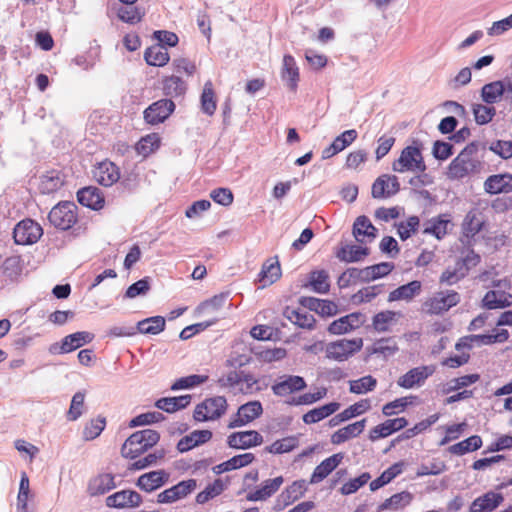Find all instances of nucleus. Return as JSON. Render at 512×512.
I'll return each mask as SVG.
<instances>
[{
  "label": "nucleus",
  "instance_id": "19",
  "mask_svg": "<svg viewBox=\"0 0 512 512\" xmlns=\"http://www.w3.org/2000/svg\"><path fill=\"white\" fill-rule=\"evenodd\" d=\"M169 480V473L165 470H156L141 475L136 485L145 492H152L166 484Z\"/></svg>",
  "mask_w": 512,
  "mask_h": 512
},
{
  "label": "nucleus",
  "instance_id": "15",
  "mask_svg": "<svg viewBox=\"0 0 512 512\" xmlns=\"http://www.w3.org/2000/svg\"><path fill=\"white\" fill-rule=\"evenodd\" d=\"M280 379L279 382L272 385V391L276 396L284 397L301 391L307 386L304 378L298 375H285Z\"/></svg>",
  "mask_w": 512,
  "mask_h": 512
},
{
  "label": "nucleus",
  "instance_id": "36",
  "mask_svg": "<svg viewBox=\"0 0 512 512\" xmlns=\"http://www.w3.org/2000/svg\"><path fill=\"white\" fill-rule=\"evenodd\" d=\"M144 59L150 66H164L170 58L167 49L161 44H156L146 49Z\"/></svg>",
  "mask_w": 512,
  "mask_h": 512
},
{
  "label": "nucleus",
  "instance_id": "11",
  "mask_svg": "<svg viewBox=\"0 0 512 512\" xmlns=\"http://www.w3.org/2000/svg\"><path fill=\"white\" fill-rule=\"evenodd\" d=\"M197 487L195 479L183 480L176 485L164 490L157 496L158 503H173L187 497Z\"/></svg>",
  "mask_w": 512,
  "mask_h": 512
},
{
  "label": "nucleus",
  "instance_id": "1",
  "mask_svg": "<svg viewBox=\"0 0 512 512\" xmlns=\"http://www.w3.org/2000/svg\"><path fill=\"white\" fill-rule=\"evenodd\" d=\"M478 142L469 143L448 166L447 176L452 180L480 172L482 162L478 157Z\"/></svg>",
  "mask_w": 512,
  "mask_h": 512
},
{
  "label": "nucleus",
  "instance_id": "30",
  "mask_svg": "<svg viewBox=\"0 0 512 512\" xmlns=\"http://www.w3.org/2000/svg\"><path fill=\"white\" fill-rule=\"evenodd\" d=\"M366 419H362L360 421H356L352 424H349L339 430H337L331 436V442L333 444L339 445L349 440L350 438H354L361 434L365 428Z\"/></svg>",
  "mask_w": 512,
  "mask_h": 512
},
{
  "label": "nucleus",
  "instance_id": "56",
  "mask_svg": "<svg viewBox=\"0 0 512 512\" xmlns=\"http://www.w3.org/2000/svg\"><path fill=\"white\" fill-rule=\"evenodd\" d=\"M411 499L412 496L409 492L394 494L379 506V510L398 509L402 505L409 504Z\"/></svg>",
  "mask_w": 512,
  "mask_h": 512
},
{
  "label": "nucleus",
  "instance_id": "16",
  "mask_svg": "<svg viewBox=\"0 0 512 512\" xmlns=\"http://www.w3.org/2000/svg\"><path fill=\"white\" fill-rule=\"evenodd\" d=\"M484 190L490 195L511 193L512 192V174L501 173L490 175L484 181Z\"/></svg>",
  "mask_w": 512,
  "mask_h": 512
},
{
  "label": "nucleus",
  "instance_id": "49",
  "mask_svg": "<svg viewBox=\"0 0 512 512\" xmlns=\"http://www.w3.org/2000/svg\"><path fill=\"white\" fill-rule=\"evenodd\" d=\"M207 380V375L192 374L186 377H181L171 385V390L178 391L182 389H191L205 383Z\"/></svg>",
  "mask_w": 512,
  "mask_h": 512
},
{
  "label": "nucleus",
  "instance_id": "55",
  "mask_svg": "<svg viewBox=\"0 0 512 512\" xmlns=\"http://www.w3.org/2000/svg\"><path fill=\"white\" fill-rule=\"evenodd\" d=\"M261 280L266 284H272L276 280H278L281 276V268L278 261L271 262L269 264L265 263L262 267V270L259 274Z\"/></svg>",
  "mask_w": 512,
  "mask_h": 512
},
{
  "label": "nucleus",
  "instance_id": "59",
  "mask_svg": "<svg viewBox=\"0 0 512 512\" xmlns=\"http://www.w3.org/2000/svg\"><path fill=\"white\" fill-rule=\"evenodd\" d=\"M412 399H416V397L415 396L401 397L392 402H389L383 406L382 413L385 416H392L398 412H402L405 410V408L408 405L412 404V401H409Z\"/></svg>",
  "mask_w": 512,
  "mask_h": 512
},
{
  "label": "nucleus",
  "instance_id": "33",
  "mask_svg": "<svg viewBox=\"0 0 512 512\" xmlns=\"http://www.w3.org/2000/svg\"><path fill=\"white\" fill-rule=\"evenodd\" d=\"M191 402L190 395H181L178 397H163L155 402V406L167 413H174L186 408Z\"/></svg>",
  "mask_w": 512,
  "mask_h": 512
},
{
  "label": "nucleus",
  "instance_id": "44",
  "mask_svg": "<svg viewBox=\"0 0 512 512\" xmlns=\"http://www.w3.org/2000/svg\"><path fill=\"white\" fill-rule=\"evenodd\" d=\"M402 472V464L395 463L386 469L379 477L374 479L370 483V490L376 491L384 485L390 483L395 477H397Z\"/></svg>",
  "mask_w": 512,
  "mask_h": 512
},
{
  "label": "nucleus",
  "instance_id": "17",
  "mask_svg": "<svg viewBox=\"0 0 512 512\" xmlns=\"http://www.w3.org/2000/svg\"><path fill=\"white\" fill-rule=\"evenodd\" d=\"M94 178L105 187H110L120 179L119 168L111 161H103L95 168Z\"/></svg>",
  "mask_w": 512,
  "mask_h": 512
},
{
  "label": "nucleus",
  "instance_id": "3",
  "mask_svg": "<svg viewBox=\"0 0 512 512\" xmlns=\"http://www.w3.org/2000/svg\"><path fill=\"white\" fill-rule=\"evenodd\" d=\"M392 169L398 173L419 172L423 173L427 167L421 152L420 145H409L405 147L392 164Z\"/></svg>",
  "mask_w": 512,
  "mask_h": 512
},
{
  "label": "nucleus",
  "instance_id": "26",
  "mask_svg": "<svg viewBox=\"0 0 512 512\" xmlns=\"http://www.w3.org/2000/svg\"><path fill=\"white\" fill-rule=\"evenodd\" d=\"M211 438L212 432L210 430H195L179 440L177 450L180 453L187 452L196 446L208 442Z\"/></svg>",
  "mask_w": 512,
  "mask_h": 512
},
{
  "label": "nucleus",
  "instance_id": "57",
  "mask_svg": "<svg viewBox=\"0 0 512 512\" xmlns=\"http://www.w3.org/2000/svg\"><path fill=\"white\" fill-rule=\"evenodd\" d=\"M297 446V439L294 437H287L277 440L270 446L266 447V451L272 454H283L292 451Z\"/></svg>",
  "mask_w": 512,
  "mask_h": 512
},
{
  "label": "nucleus",
  "instance_id": "27",
  "mask_svg": "<svg viewBox=\"0 0 512 512\" xmlns=\"http://www.w3.org/2000/svg\"><path fill=\"white\" fill-rule=\"evenodd\" d=\"M283 482L284 478L282 476L267 479L261 484L260 488L254 492H250L247 495V499L249 501H265L278 491Z\"/></svg>",
  "mask_w": 512,
  "mask_h": 512
},
{
  "label": "nucleus",
  "instance_id": "45",
  "mask_svg": "<svg viewBox=\"0 0 512 512\" xmlns=\"http://www.w3.org/2000/svg\"><path fill=\"white\" fill-rule=\"evenodd\" d=\"M200 100L202 111L209 116L213 115L216 110V100L211 81H207L204 84Z\"/></svg>",
  "mask_w": 512,
  "mask_h": 512
},
{
  "label": "nucleus",
  "instance_id": "20",
  "mask_svg": "<svg viewBox=\"0 0 512 512\" xmlns=\"http://www.w3.org/2000/svg\"><path fill=\"white\" fill-rule=\"evenodd\" d=\"M407 425L408 421L404 417L386 420L370 430L369 439L376 441L380 438L388 437L392 433L405 428Z\"/></svg>",
  "mask_w": 512,
  "mask_h": 512
},
{
  "label": "nucleus",
  "instance_id": "12",
  "mask_svg": "<svg viewBox=\"0 0 512 512\" xmlns=\"http://www.w3.org/2000/svg\"><path fill=\"white\" fill-rule=\"evenodd\" d=\"M142 503V496L130 489L121 490L106 498V505L111 508H136Z\"/></svg>",
  "mask_w": 512,
  "mask_h": 512
},
{
  "label": "nucleus",
  "instance_id": "9",
  "mask_svg": "<svg viewBox=\"0 0 512 512\" xmlns=\"http://www.w3.org/2000/svg\"><path fill=\"white\" fill-rule=\"evenodd\" d=\"M435 370V366L433 365H423L412 368L398 378L397 384L404 389L420 387L435 373Z\"/></svg>",
  "mask_w": 512,
  "mask_h": 512
},
{
  "label": "nucleus",
  "instance_id": "47",
  "mask_svg": "<svg viewBox=\"0 0 512 512\" xmlns=\"http://www.w3.org/2000/svg\"><path fill=\"white\" fill-rule=\"evenodd\" d=\"M106 427V418L99 415L95 419H91L83 429V438L87 441L94 440Z\"/></svg>",
  "mask_w": 512,
  "mask_h": 512
},
{
  "label": "nucleus",
  "instance_id": "2",
  "mask_svg": "<svg viewBox=\"0 0 512 512\" xmlns=\"http://www.w3.org/2000/svg\"><path fill=\"white\" fill-rule=\"evenodd\" d=\"M160 434L153 429H144L131 434L121 447L125 458L135 459L158 443Z\"/></svg>",
  "mask_w": 512,
  "mask_h": 512
},
{
  "label": "nucleus",
  "instance_id": "10",
  "mask_svg": "<svg viewBox=\"0 0 512 512\" xmlns=\"http://www.w3.org/2000/svg\"><path fill=\"white\" fill-rule=\"evenodd\" d=\"M175 110L172 99H160L149 105L144 111V119L148 124L156 125L164 122Z\"/></svg>",
  "mask_w": 512,
  "mask_h": 512
},
{
  "label": "nucleus",
  "instance_id": "13",
  "mask_svg": "<svg viewBox=\"0 0 512 512\" xmlns=\"http://www.w3.org/2000/svg\"><path fill=\"white\" fill-rule=\"evenodd\" d=\"M263 443V436L255 430L240 431L230 434L227 444L233 449H249Z\"/></svg>",
  "mask_w": 512,
  "mask_h": 512
},
{
  "label": "nucleus",
  "instance_id": "8",
  "mask_svg": "<svg viewBox=\"0 0 512 512\" xmlns=\"http://www.w3.org/2000/svg\"><path fill=\"white\" fill-rule=\"evenodd\" d=\"M460 302V295L453 290H447L436 293L433 297L427 299L424 303V309L431 315H439Z\"/></svg>",
  "mask_w": 512,
  "mask_h": 512
},
{
  "label": "nucleus",
  "instance_id": "46",
  "mask_svg": "<svg viewBox=\"0 0 512 512\" xmlns=\"http://www.w3.org/2000/svg\"><path fill=\"white\" fill-rule=\"evenodd\" d=\"M394 269V264L381 262L364 268V282H370L388 275Z\"/></svg>",
  "mask_w": 512,
  "mask_h": 512
},
{
  "label": "nucleus",
  "instance_id": "24",
  "mask_svg": "<svg viewBox=\"0 0 512 512\" xmlns=\"http://www.w3.org/2000/svg\"><path fill=\"white\" fill-rule=\"evenodd\" d=\"M485 221L482 214L476 209L470 210L462 222L463 237L470 242L483 228Z\"/></svg>",
  "mask_w": 512,
  "mask_h": 512
},
{
  "label": "nucleus",
  "instance_id": "63",
  "mask_svg": "<svg viewBox=\"0 0 512 512\" xmlns=\"http://www.w3.org/2000/svg\"><path fill=\"white\" fill-rule=\"evenodd\" d=\"M419 224L420 220L417 216H410L405 222H400L398 224V235L401 240H407L411 233L418 230Z\"/></svg>",
  "mask_w": 512,
  "mask_h": 512
},
{
  "label": "nucleus",
  "instance_id": "25",
  "mask_svg": "<svg viewBox=\"0 0 512 512\" xmlns=\"http://www.w3.org/2000/svg\"><path fill=\"white\" fill-rule=\"evenodd\" d=\"M512 306V294L505 291L490 290L482 299V307L488 310Z\"/></svg>",
  "mask_w": 512,
  "mask_h": 512
},
{
  "label": "nucleus",
  "instance_id": "34",
  "mask_svg": "<svg viewBox=\"0 0 512 512\" xmlns=\"http://www.w3.org/2000/svg\"><path fill=\"white\" fill-rule=\"evenodd\" d=\"M162 90L165 96L170 98H177L183 96L186 93L187 85L183 79L172 75L163 79Z\"/></svg>",
  "mask_w": 512,
  "mask_h": 512
},
{
  "label": "nucleus",
  "instance_id": "58",
  "mask_svg": "<svg viewBox=\"0 0 512 512\" xmlns=\"http://www.w3.org/2000/svg\"><path fill=\"white\" fill-rule=\"evenodd\" d=\"M371 408L370 400L369 399H362L359 402L349 406L345 410H343L341 413H339V417H342V419L350 420L351 418H354L356 416H359L363 414L364 412L368 411Z\"/></svg>",
  "mask_w": 512,
  "mask_h": 512
},
{
  "label": "nucleus",
  "instance_id": "64",
  "mask_svg": "<svg viewBox=\"0 0 512 512\" xmlns=\"http://www.w3.org/2000/svg\"><path fill=\"white\" fill-rule=\"evenodd\" d=\"M358 133L355 129L346 130L337 136L332 142L333 148L338 152L343 151L356 140Z\"/></svg>",
  "mask_w": 512,
  "mask_h": 512
},
{
  "label": "nucleus",
  "instance_id": "43",
  "mask_svg": "<svg viewBox=\"0 0 512 512\" xmlns=\"http://www.w3.org/2000/svg\"><path fill=\"white\" fill-rule=\"evenodd\" d=\"M398 350V344L393 337L381 338L375 341L371 347L373 354L382 355L384 358L393 356Z\"/></svg>",
  "mask_w": 512,
  "mask_h": 512
},
{
  "label": "nucleus",
  "instance_id": "37",
  "mask_svg": "<svg viewBox=\"0 0 512 512\" xmlns=\"http://www.w3.org/2000/svg\"><path fill=\"white\" fill-rule=\"evenodd\" d=\"M449 224L450 219L447 218V215H439L438 217L430 219L425 224L423 233L431 234L437 239H442L447 234Z\"/></svg>",
  "mask_w": 512,
  "mask_h": 512
},
{
  "label": "nucleus",
  "instance_id": "21",
  "mask_svg": "<svg viewBox=\"0 0 512 512\" xmlns=\"http://www.w3.org/2000/svg\"><path fill=\"white\" fill-rule=\"evenodd\" d=\"M504 497L501 493L489 491L484 495L476 498L470 505L469 512H492L502 502Z\"/></svg>",
  "mask_w": 512,
  "mask_h": 512
},
{
  "label": "nucleus",
  "instance_id": "35",
  "mask_svg": "<svg viewBox=\"0 0 512 512\" xmlns=\"http://www.w3.org/2000/svg\"><path fill=\"white\" fill-rule=\"evenodd\" d=\"M166 326L165 318L153 316L139 321L136 325V332L141 334L157 335L164 331Z\"/></svg>",
  "mask_w": 512,
  "mask_h": 512
},
{
  "label": "nucleus",
  "instance_id": "14",
  "mask_svg": "<svg viewBox=\"0 0 512 512\" xmlns=\"http://www.w3.org/2000/svg\"><path fill=\"white\" fill-rule=\"evenodd\" d=\"M263 413L260 401H250L238 408L236 418L230 422L229 428L242 427L258 418Z\"/></svg>",
  "mask_w": 512,
  "mask_h": 512
},
{
  "label": "nucleus",
  "instance_id": "52",
  "mask_svg": "<svg viewBox=\"0 0 512 512\" xmlns=\"http://www.w3.org/2000/svg\"><path fill=\"white\" fill-rule=\"evenodd\" d=\"M329 276L325 270L313 271L310 274V285L317 293L325 294L329 291Z\"/></svg>",
  "mask_w": 512,
  "mask_h": 512
},
{
  "label": "nucleus",
  "instance_id": "41",
  "mask_svg": "<svg viewBox=\"0 0 512 512\" xmlns=\"http://www.w3.org/2000/svg\"><path fill=\"white\" fill-rule=\"evenodd\" d=\"M64 350L68 353L80 348L84 344L90 343L94 339V334L86 331H79L69 334L64 338Z\"/></svg>",
  "mask_w": 512,
  "mask_h": 512
},
{
  "label": "nucleus",
  "instance_id": "7",
  "mask_svg": "<svg viewBox=\"0 0 512 512\" xmlns=\"http://www.w3.org/2000/svg\"><path fill=\"white\" fill-rule=\"evenodd\" d=\"M43 235L42 227L32 219H24L13 229V239L17 245H32Z\"/></svg>",
  "mask_w": 512,
  "mask_h": 512
},
{
  "label": "nucleus",
  "instance_id": "54",
  "mask_svg": "<svg viewBox=\"0 0 512 512\" xmlns=\"http://www.w3.org/2000/svg\"><path fill=\"white\" fill-rule=\"evenodd\" d=\"M223 490V482L220 479H216L212 484H209L203 491L198 493L196 496V502L199 504H204L210 499L220 495Z\"/></svg>",
  "mask_w": 512,
  "mask_h": 512
},
{
  "label": "nucleus",
  "instance_id": "39",
  "mask_svg": "<svg viewBox=\"0 0 512 512\" xmlns=\"http://www.w3.org/2000/svg\"><path fill=\"white\" fill-rule=\"evenodd\" d=\"M285 316L300 328L312 330L315 326V318L312 314L302 310L286 309Z\"/></svg>",
  "mask_w": 512,
  "mask_h": 512
},
{
  "label": "nucleus",
  "instance_id": "28",
  "mask_svg": "<svg viewBox=\"0 0 512 512\" xmlns=\"http://www.w3.org/2000/svg\"><path fill=\"white\" fill-rule=\"evenodd\" d=\"M114 475L103 473L89 481L88 492L91 496L103 495L116 487Z\"/></svg>",
  "mask_w": 512,
  "mask_h": 512
},
{
  "label": "nucleus",
  "instance_id": "29",
  "mask_svg": "<svg viewBox=\"0 0 512 512\" xmlns=\"http://www.w3.org/2000/svg\"><path fill=\"white\" fill-rule=\"evenodd\" d=\"M422 284L418 280L411 281L407 284L401 285L395 290L391 291L388 296V301L405 300L410 301L421 292Z\"/></svg>",
  "mask_w": 512,
  "mask_h": 512
},
{
  "label": "nucleus",
  "instance_id": "18",
  "mask_svg": "<svg viewBox=\"0 0 512 512\" xmlns=\"http://www.w3.org/2000/svg\"><path fill=\"white\" fill-rule=\"evenodd\" d=\"M78 202L92 210H100L104 207L105 198L101 190L94 186H88L77 192Z\"/></svg>",
  "mask_w": 512,
  "mask_h": 512
},
{
  "label": "nucleus",
  "instance_id": "32",
  "mask_svg": "<svg viewBox=\"0 0 512 512\" xmlns=\"http://www.w3.org/2000/svg\"><path fill=\"white\" fill-rule=\"evenodd\" d=\"M40 179L39 189L43 194L53 193L64 184V176L58 170L47 171Z\"/></svg>",
  "mask_w": 512,
  "mask_h": 512
},
{
  "label": "nucleus",
  "instance_id": "62",
  "mask_svg": "<svg viewBox=\"0 0 512 512\" xmlns=\"http://www.w3.org/2000/svg\"><path fill=\"white\" fill-rule=\"evenodd\" d=\"M371 476L368 472L362 473L360 476L349 480L341 487V493L343 495H350L357 492L361 487H363L369 480Z\"/></svg>",
  "mask_w": 512,
  "mask_h": 512
},
{
  "label": "nucleus",
  "instance_id": "42",
  "mask_svg": "<svg viewBox=\"0 0 512 512\" xmlns=\"http://www.w3.org/2000/svg\"><path fill=\"white\" fill-rule=\"evenodd\" d=\"M482 446V439L478 435H473L467 439L451 445L448 451L454 455H464L468 452L476 451Z\"/></svg>",
  "mask_w": 512,
  "mask_h": 512
},
{
  "label": "nucleus",
  "instance_id": "53",
  "mask_svg": "<svg viewBox=\"0 0 512 512\" xmlns=\"http://www.w3.org/2000/svg\"><path fill=\"white\" fill-rule=\"evenodd\" d=\"M84 400L85 392H76L71 400L70 408L67 412V419L69 421H76L84 413Z\"/></svg>",
  "mask_w": 512,
  "mask_h": 512
},
{
  "label": "nucleus",
  "instance_id": "38",
  "mask_svg": "<svg viewBox=\"0 0 512 512\" xmlns=\"http://www.w3.org/2000/svg\"><path fill=\"white\" fill-rule=\"evenodd\" d=\"M307 491V483L305 480H296L288 486L279 496L284 505H290L301 498Z\"/></svg>",
  "mask_w": 512,
  "mask_h": 512
},
{
  "label": "nucleus",
  "instance_id": "40",
  "mask_svg": "<svg viewBox=\"0 0 512 512\" xmlns=\"http://www.w3.org/2000/svg\"><path fill=\"white\" fill-rule=\"evenodd\" d=\"M369 254V249L357 245H346L338 250L336 256L343 262H358Z\"/></svg>",
  "mask_w": 512,
  "mask_h": 512
},
{
  "label": "nucleus",
  "instance_id": "22",
  "mask_svg": "<svg viewBox=\"0 0 512 512\" xmlns=\"http://www.w3.org/2000/svg\"><path fill=\"white\" fill-rule=\"evenodd\" d=\"M504 94H506V99L508 100L506 77L503 80L487 83L481 89V98L489 105L497 103Z\"/></svg>",
  "mask_w": 512,
  "mask_h": 512
},
{
  "label": "nucleus",
  "instance_id": "61",
  "mask_svg": "<svg viewBox=\"0 0 512 512\" xmlns=\"http://www.w3.org/2000/svg\"><path fill=\"white\" fill-rule=\"evenodd\" d=\"M164 456H165V451L163 449L156 450L153 453H150V454L136 460L135 462H133L131 465V469L142 470L147 467L153 466L157 463L158 460L164 458Z\"/></svg>",
  "mask_w": 512,
  "mask_h": 512
},
{
  "label": "nucleus",
  "instance_id": "31",
  "mask_svg": "<svg viewBox=\"0 0 512 512\" xmlns=\"http://www.w3.org/2000/svg\"><path fill=\"white\" fill-rule=\"evenodd\" d=\"M282 80L286 82L290 90H296L299 81V68L291 55H285L283 58Z\"/></svg>",
  "mask_w": 512,
  "mask_h": 512
},
{
  "label": "nucleus",
  "instance_id": "51",
  "mask_svg": "<svg viewBox=\"0 0 512 512\" xmlns=\"http://www.w3.org/2000/svg\"><path fill=\"white\" fill-rule=\"evenodd\" d=\"M480 376L478 374H469L450 380L443 388L444 394H449L453 391L467 387L471 384L476 383Z\"/></svg>",
  "mask_w": 512,
  "mask_h": 512
},
{
  "label": "nucleus",
  "instance_id": "5",
  "mask_svg": "<svg viewBox=\"0 0 512 512\" xmlns=\"http://www.w3.org/2000/svg\"><path fill=\"white\" fill-rule=\"evenodd\" d=\"M363 346L362 338L341 339L330 342L326 345V357L335 361H345L354 353L361 350Z\"/></svg>",
  "mask_w": 512,
  "mask_h": 512
},
{
  "label": "nucleus",
  "instance_id": "4",
  "mask_svg": "<svg viewBox=\"0 0 512 512\" xmlns=\"http://www.w3.org/2000/svg\"><path fill=\"white\" fill-rule=\"evenodd\" d=\"M77 209L74 202H60L51 209L48 215L49 222L59 230H69L77 222Z\"/></svg>",
  "mask_w": 512,
  "mask_h": 512
},
{
  "label": "nucleus",
  "instance_id": "60",
  "mask_svg": "<svg viewBox=\"0 0 512 512\" xmlns=\"http://www.w3.org/2000/svg\"><path fill=\"white\" fill-rule=\"evenodd\" d=\"M164 415L160 412L153 411V412H146L139 414L138 416L134 417L130 423V427H137V426H143V425H149L153 423L160 422L164 420Z\"/></svg>",
  "mask_w": 512,
  "mask_h": 512
},
{
  "label": "nucleus",
  "instance_id": "23",
  "mask_svg": "<svg viewBox=\"0 0 512 512\" xmlns=\"http://www.w3.org/2000/svg\"><path fill=\"white\" fill-rule=\"evenodd\" d=\"M343 458V453H336L324 459L319 465L315 467L310 478V483L316 484L324 480L332 471L337 468V466L342 462Z\"/></svg>",
  "mask_w": 512,
  "mask_h": 512
},
{
  "label": "nucleus",
  "instance_id": "48",
  "mask_svg": "<svg viewBox=\"0 0 512 512\" xmlns=\"http://www.w3.org/2000/svg\"><path fill=\"white\" fill-rule=\"evenodd\" d=\"M474 119L478 125H485L492 121L496 115V109L493 106L474 103L472 105Z\"/></svg>",
  "mask_w": 512,
  "mask_h": 512
},
{
  "label": "nucleus",
  "instance_id": "50",
  "mask_svg": "<svg viewBox=\"0 0 512 512\" xmlns=\"http://www.w3.org/2000/svg\"><path fill=\"white\" fill-rule=\"evenodd\" d=\"M377 380L371 375L361 377L350 381V392L355 394H364L373 391L376 388Z\"/></svg>",
  "mask_w": 512,
  "mask_h": 512
},
{
  "label": "nucleus",
  "instance_id": "6",
  "mask_svg": "<svg viewBox=\"0 0 512 512\" xmlns=\"http://www.w3.org/2000/svg\"><path fill=\"white\" fill-rule=\"evenodd\" d=\"M227 401L224 396H215L198 404L194 410L196 421H208L219 419L226 411Z\"/></svg>",
  "mask_w": 512,
  "mask_h": 512
}]
</instances>
